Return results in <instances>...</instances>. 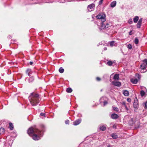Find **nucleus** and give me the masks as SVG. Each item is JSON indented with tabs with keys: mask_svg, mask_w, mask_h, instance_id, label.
<instances>
[{
	"mask_svg": "<svg viewBox=\"0 0 147 147\" xmlns=\"http://www.w3.org/2000/svg\"><path fill=\"white\" fill-rule=\"evenodd\" d=\"M114 43L115 42L114 41H111L110 43V45L111 47L113 46L114 45Z\"/></svg>",
	"mask_w": 147,
	"mask_h": 147,
	"instance_id": "obj_31",
	"label": "nucleus"
},
{
	"mask_svg": "<svg viewBox=\"0 0 147 147\" xmlns=\"http://www.w3.org/2000/svg\"><path fill=\"white\" fill-rule=\"evenodd\" d=\"M107 99V98L106 97L103 96L102 97L100 100V102L101 103L103 102L104 103V106H105L108 103V102L107 101L105 100L104 101H102V99Z\"/></svg>",
	"mask_w": 147,
	"mask_h": 147,
	"instance_id": "obj_8",
	"label": "nucleus"
},
{
	"mask_svg": "<svg viewBox=\"0 0 147 147\" xmlns=\"http://www.w3.org/2000/svg\"><path fill=\"white\" fill-rule=\"evenodd\" d=\"M65 123L66 124H68L69 123V121L68 120H66L65 121Z\"/></svg>",
	"mask_w": 147,
	"mask_h": 147,
	"instance_id": "obj_35",
	"label": "nucleus"
},
{
	"mask_svg": "<svg viewBox=\"0 0 147 147\" xmlns=\"http://www.w3.org/2000/svg\"><path fill=\"white\" fill-rule=\"evenodd\" d=\"M113 84L114 85L117 86H120L121 85V82L119 81L113 82Z\"/></svg>",
	"mask_w": 147,
	"mask_h": 147,
	"instance_id": "obj_12",
	"label": "nucleus"
},
{
	"mask_svg": "<svg viewBox=\"0 0 147 147\" xmlns=\"http://www.w3.org/2000/svg\"><path fill=\"white\" fill-rule=\"evenodd\" d=\"M34 80V78L33 77H31L30 78L28 79V81L29 82H33Z\"/></svg>",
	"mask_w": 147,
	"mask_h": 147,
	"instance_id": "obj_25",
	"label": "nucleus"
},
{
	"mask_svg": "<svg viewBox=\"0 0 147 147\" xmlns=\"http://www.w3.org/2000/svg\"><path fill=\"white\" fill-rule=\"evenodd\" d=\"M106 129V127L104 126H101L100 127V130L102 131H105Z\"/></svg>",
	"mask_w": 147,
	"mask_h": 147,
	"instance_id": "obj_21",
	"label": "nucleus"
},
{
	"mask_svg": "<svg viewBox=\"0 0 147 147\" xmlns=\"http://www.w3.org/2000/svg\"><path fill=\"white\" fill-rule=\"evenodd\" d=\"M100 24V26L99 28L100 30H101L105 28H107L110 26V25L108 23L105 24L104 23V22H101Z\"/></svg>",
	"mask_w": 147,
	"mask_h": 147,
	"instance_id": "obj_5",
	"label": "nucleus"
},
{
	"mask_svg": "<svg viewBox=\"0 0 147 147\" xmlns=\"http://www.w3.org/2000/svg\"><path fill=\"white\" fill-rule=\"evenodd\" d=\"M104 0H100L99 2V5H100L102 4Z\"/></svg>",
	"mask_w": 147,
	"mask_h": 147,
	"instance_id": "obj_36",
	"label": "nucleus"
},
{
	"mask_svg": "<svg viewBox=\"0 0 147 147\" xmlns=\"http://www.w3.org/2000/svg\"><path fill=\"white\" fill-rule=\"evenodd\" d=\"M113 110L114 111H119V109L117 107L113 106Z\"/></svg>",
	"mask_w": 147,
	"mask_h": 147,
	"instance_id": "obj_30",
	"label": "nucleus"
},
{
	"mask_svg": "<svg viewBox=\"0 0 147 147\" xmlns=\"http://www.w3.org/2000/svg\"><path fill=\"white\" fill-rule=\"evenodd\" d=\"M40 115L42 116L45 117V114L44 113H40Z\"/></svg>",
	"mask_w": 147,
	"mask_h": 147,
	"instance_id": "obj_39",
	"label": "nucleus"
},
{
	"mask_svg": "<svg viewBox=\"0 0 147 147\" xmlns=\"http://www.w3.org/2000/svg\"><path fill=\"white\" fill-rule=\"evenodd\" d=\"M143 105L144 106V107L145 109L147 108V100L143 103Z\"/></svg>",
	"mask_w": 147,
	"mask_h": 147,
	"instance_id": "obj_29",
	"label": "nucleus"
},
{
	"mask_svg": "<svg viewBox=\"0 0 147 147\" xmlns=\"http://www.w3.org/2000/svg\"><path fill=\"white\" fill-rule=\"evenodd\" d=\"M139 126H138V127H137V126H136L135 128L136 129H137L138 128H139Z\"/></svg>",
	"mask_w": 147,
	"mask_h": 147,
	"instance_id": "obj_45",
	"label": "nucleus"
},
{
	"mask_svg": "<svg viewBox=\"0 0 147 147\" xmlns=\"http://www.w3.org/2000/svg\"><path fill=\"white\" fill-rule=\"evenodd\" d=\"M113 79L115 80H119V75L118 74H115L114 76Z\"/></svg>",
	"mask_w": 147,
	"mask_h": 147,
	"instance_id": "obj_17",
	"label": "nucleus"
},
{
	"mask_svg": "<svg viewBox=\"0 0 147 147\" xmlns=\"http://www.w3.org/2000/svg\"><path fill=\"white\" fill-rule=\"evenodd\" d=\"M5 130L3 128L1 127L0 129V134H3Z\"/></svg>",
	"mask_w": 147,
	"mask_h": 147,
	"instance_id": "obj_23",
	"label": "nucleus"
},
{
	"mask_svg": "<svg viewBox=\"0 0 147 147\" xmlns=\"http://www.w3.org/2000/svg\"><path fill=\"white\" fill-rule=\"evenodd\" d=\"M147 67V59H145L142 62V63L140 65V68L141 69L140 72L141 73H144L146 72L147 70L146 69Z\"/></svg>",
	"mask_w": 147,
	"mask_h": 147,
	"instance_id": "obj_3",
	"label": "nucleus"
},
{
	"mask_svg": "<svg viewBox=\"0 0 147 147\" xmlns=\"http://www.w3.org/2000/svg\"><path fill=\"white\" fill-rule=\"evenodd\" d=\"M140 94H141V95L142 96H144L145 94V92L143 90H142L140 92Z\"/></svg>",
	"mask_w": 147,
	"mask_h": 147,
	"instance_id": "obj_27",
	"label": "nucleus"
},
{
	"mask_svg": "<svg viewBox=\"0 0 147 147\" xmlns=\"http://www.w3.org/2000/svg\"><path fill=\"white\" fill-rule=\"evenodd\" d=\"M116 5V1H114L111 3L110 4L111 7H115Z\"/></svg>",
	"mask_w": 147,
	"mask_h": 147,
	"instance_id": "obj_14",
	"label": "nucleus"
},
{
	"mask_svg": "<svg viewBox=\"0 0 147 147\" xmlns=\"http://www.w3.org/2000/svg\"><path fill=\"white\" fill-rule=\"evenodd\" d=\"M107 76V75H104V76L103 77H104L105 76L106 77Z\"/></svg>",
	"mask_w": 147,
	"mask_h": 147,
	"instance_id": "obj_47",
	"label": "nucleus"
},
{
	"mask_svg": "<svg viewBox=\"0 0 147 147\" xmlns=\"http://www.w3.org/2000/svg\"><path fill=\"white\" fill-rule=\"evenodd\" d=\"M26 73L28 74L29 76H30L31 74H32V72L31 69H28L26 71Z\"/></svg>",
	"mask_w": 147,
	"mask_h": 147,
	"instance_id": "obj_11",
	"label": "nucleus"
},
{
	"mask_svg": "<svg viewBox=\"0 0 147 147\" xmlns=\"http://www.w3.org/2000/svg\"><path fill=\"white\" fill-rule=\"evenodd\" d=\"M107 48L106 47H104V50L105 51H106L107 50Z\"/></svg>",
	"mask_w": 147,
	"mask_h": 147,
	"instance_id": "obj_44",
	"label": "nucleus"
},
{
	"mask_svg": "<svg viewBox=\"0 0 147 147\" xmlns=\"http://www.w3.org/2000/svg\"><path fill=\"white\" fill-rule=\"evenodd\" d=\"M33 62H32V61H30V65H32L33 64Z\"/></svg>",
	"mask_w": 147,
	"mask_h": 147,
	"instance_id": "obj_43",
	"label": "nucleus"
},
{
	"mask_svg": "<svg viewBox=\"0 0 147 147\" xmlns=\"http://www.w3.org/2000/svg\"><path fill=\"white\" fill-rule=\"evenodd\" d=\"M107 147H115L114 145H110L109 144H108L107 146Z\"/></svg>",
	"mask_w": 147,
	"mask_h": 147,
	"instance_id": "obj_37",
	"label": "nucleus"
},
{
	"mask_svg": "<svg viewBox=\"0 0 147 147\" xmlns=\"http://www.w3.org/2000/svg\"><path fill=\"white\" fill-rule=\"evenodd\" d=\"M142 18H140L138 21L137 24H136V26L137 28H140L142 24Z\"/></svg>",
	"mask_w": 147,
	"mask_h": 147,
	"instance_id": "obj_9",
	"label": "nucleus"
},
{
	"mask_svg": "<svg viewBox=\"0 0 147 147\" xmlns=\"http://www.w3.org/2000/svg\"><path fill=\"white\" fill-rule=\"evenodd\" d=\"M128 23L129 24H131L133 23L132 20V19H130L129 20Z\"/></svg>",
	"mask_w": 147,
	"mask_h": 147,
	"instance_id": "obj_32",
	"label": "nucleus"
},
{
	"mask_svg": "<svg viewBox=\"0 0 147 147\" xmlns=\"http://www.w3.org/2000/svg\"><path fill=\"white\" fill-rule=\"evenodd\" d=\"M127 100L128 102H131V99L130 98H128L127 99Z\"/></svg>",
	"mask_w": 147,
	"mask_h": 147,
	"instance_id": "obj_40",
	"label": "nucleus"
},
{
	"mask_svg": "<svg viewBox=\"0 0 147 147\" xmlns=\"http://www.w3.org/2000/svg\"><path fill=\"white\" fill-rule=\"evenodd\" d=\"M118 115L116 114H113L111 115V118L113 119H116L118 117Z\"/></svg>",
	"mask_w": 147,
	"mask_h": 147,
	"instance_id": "obj_13",
	"label": "nucleus"
},
{
	"mask_svg": "<svg viewBox=\"0 0 147 147\" xmlns=\"http://www.w3.org/2000/svg\"><path fill=\"white\" fill-rule=\"evenodd\" d=\"M139 18L138 16H136L134 17V18H133V21L135 23H136L137 22L138 20H139Z\"/></svg>",
	"mask_w": 147,
	"mask_h": 147,
	"instance_id": "obj_15",
	"label": "nucleus"
},
{
	"mask_svg": "<svg viewBox=\"0 0 147 147\" xmlns=\"http://www.w3.org/2000/svg\"><path fill=\"white\" fill-rule=\"evenodd\" d=\"M39 95L33 92L31 93L29 97V99L30 103L33 106H35L39 103L40 100Z\"/></svg>",
	"mask_w": 147,
	"mask_h": 147,
	"instance_id": "obj_2",
	"label": "nucleus"
},
{
	"mask_svg": "<svg viewBox=\"0 0 147 147\" xmlns=\"http://www.w3.org/2000/svg\"><path fill=\"white\" fill-rule=\"evenodd\" d=\"M127 110H128V109L127 107L126 108H125Z\"/></svg>",
	"mask_w": 147,
	"mask_h": 147,
	"instance_id": "obj_49",
	"label": "nucleus"
},
{
	"mask_svg": "<svg viewBox=\"0 0 147 147\" xmlns=\"http://www.w3.org/2000/svg\"><path fill=\"white\" fill-rule=\"evenodd\" d=\"M96 79L98 81H100L101 80L100 78L98 77H97Z\"/></svg>",
	"mask_w": 147,
	"mask_h": 147,
	"instance_id": "obj_41",
	"label": "nucleus"
},
{
	"mask_svg": "<svg viewBox=\"0 0 147 147\" xmlns=\"http://www.w3.org/2000/svg\"><path fill=\"white\" fill-rule=\"evenodd\" d=\"M127 48L129 49H131L132 48V46L131 45L129 44L127 46Z\"/></svg>",
	"mask_w": 147,
	"mask_h": 147,
	"instance_id": "obj_33",
	"label": "nucleus"
},
{
	"mask_svg": "<svg viewBox=\"0 0 147 147\" xmlns=\"http://www.w3.org/2000/svg\"><path fill=\"white\" fill-rule=\"evenodd\" d=\"M129 35H132V34H133V33H132V31H130L129 32Z\"/></svg>",
	"mask_w": 147,
	"mask_h": 147,
	"instance_id": "obj_42",
	"label": "nucleus"
},
{
	"mask_svg": "<svg viewBox=\"0 0 147 147\" xmlns=\"http://www.w3.org/2000/svg\"><path fill=\"white\" fill-rule=\"evenodd\" d=\"M111 136L114 139H116L117 138L118 136L116 135V134L113 133L112 134Z\"/></svg>",
	"mask_w": 147,
	"mask_h": 147,
	"instance_id": "obj_19",
	"label": "nucleus"
},
{
	"mask_svg": "<svg viewBox=\"0 0 147 147\" xmlns=\"http://www.w3.org/2000/svg\"><path fill=\"white\" fill-rule=\"evenodd\" d=\"M123 94L125 96H128L129 95V92L127 90H123Z\"/></svg>",
	"mask_w": 147,
	"mask_h": 147,
	"instance_id": "obj_16",
	"label": "nucleus"
},
{
	"mask_svg": "<svg viewBox=\"0 0 147 147\" xmlns=\"http://www.w3.org/2000/svg\"><path fill=\"white\" fill-rule=\"evenodd\" d=\"M106 99H102V101H104L105 100H106Z\"/></svg>",
	"mask_w": 147,
	"mask_h": 147,
	"instance_id": "obj_50",
	"label": "nucleus"
},
{
	"mask_svg": "<svg viewBox=\"0 0 147 147\" xmlns=\"http://www.w3.org/2000/svg\"><path fill=\"white\" fill-rule=\"evenodd\" d=\"M106 16L105 14L103 13H101L98 14L96 16V18L97 19H100L101 22H104L106 21Z\"/></svg>",
	"mask_w": 147,
	"mask_h": 147,
	"instance_id": "obj_4",
	"label": "nucleus"
},
{
	"mask_svg": "<svg viewBox=\"0 0 147 147\" xmlns=\"http://www.w3.org/2000/svg\"><path fill=\"white\" fill-rule=\"evenodd\" d=\"M81 119H77L73 122V124L74 125H78L81 123Z\"/></svg>",
	"mask_w": 147,
	"mask_h": 147,
	"instance_id": "obj_10",
	"label": "nucleus"
},
{
	"mask_svg": "<svg viewBox=\"0 0 147 147\" xmlns=\"http://www.w3.org/2000/svg\"><path fill=\"white\" fill-rule=\"evenodd\" d=\"M113 62L111 61H108L107 63V64L109 66H111L113 64Z\"/></svg>",
	"mask_w": 147,
	"mask_h": 147,
	"instance_id": "obj_26",
	"label": "nucleus"
},
{
	"mask_svg": "<svg viewBox=\"0 0 147 147\" xmlns=\"http://www.w3.org/2000/svg\"><path fill=\"white\" fill-rule=\"evenodd\" d=\"M95 7V5L94 4L92 3L88 6V9L89 11H91L94 10V7Z\"/></svg>",
	"mask_w": 147,
	"mask_h": 147,
	"instance_id": "obj_6",
	"label": "nucleus"
},
{
	"mask_svg": "<svg viewBox=\"0 0 147 147\" xmlns=\"http://www.w3.org/2000/svg\"><path fill=\"white\" fill-rule=\"evenodd\" d=\"M59 71L60 73H62L64 71V69L62 67H61L59 69Z\"/></svg>",
	"mask_w": 147,
	"mask_h": 147,
	"instance_id": "obj_24",
	"label": "nucleus"
},
{
	"mask_svg": "<svg viewBox=\"0 0 147 147\" xmlns=\"http://www.w3.org/2000/svg\"><path fill=\"white\" fill-rule=\"evenodd\" d=\"M124 106L125 108L127 107L126 105H124Z\"/></svg>",
	"mask_w": 147,
	"mask_h": 147,
	"instance_id": "obj_48",
	"label": "nucleus"
},
{
	"mask_svg": "<svg viewBox=\"0 0 147 147\" xmlns=\"http://www.w3.org/2000/svg\"><path fill=\"white\" fill-rule=\"evenodd\" d=\"M138 42H139L138 39V38H137L136 37L135 39V40H134L135 43V44H137L138 43Z\"/></svg>",
	"mask_w": 147,
	"mask_h": 147,
	"instance_id": "obj_28",
	"label": "nucleus"
},
{
	"mask_svg": "<svg viewBox=\"0 0 147 147\" xmlns=\"http://www.w3.org/2000/svg\"><path fill=\"white\" fill-rule=\"evenodd\" d=\"M131 82L134 84H136L137 83L138 80L137 79H132L131 80Z\"/></svg>",
	"mask_w": 147,
	"mask_h": 147,
	"instance_id": "obj_18",
	"label": "nucleus"
},
{
	"mask_svg": "<svg viewBox=\"0 0 147 147\" xmlns=\"http://www.w3.org/2000/svg\"><path fill=\"white\" fill-rule=\"evenodd\" d=\"M41 131L36 128V127H31L27 131L28 134L32 137V138L35 140H38L40 139L42 136L43 132L44 131L45 127L42 125L40 126Z\"/></svg>",
	"mask_w": 147,
	"mask_h": 147,
	"instance_id": "obj_1",
	"label": "nucleus"
},
{
	"mask_svg": "<svg viewBox=\"0 0 147 147\" xmlns=\"http://www.w3.org/2000/svg\"><path fill=\"white\" fill-rule=\"evenodd\" d=\"M66 91L68 93H71L72 91V90L70 88H68L66 89Z\"/></svg>",
	"mask_w": 147,
	"mask_h": 147,
	"instance_id": "obj_22",
	"label": "nucleus"
},
{
	"mask_svg": "<svg viewBox=\"0 0 147 147\" xmlns=\"http://www.w3.org/2000/svg\"><path fill=\"white\" fill-rule=\"evenodd\" d=\"M136 77H137L139 79H140L141 78V76L139 74H136Z\"/></svg>",
	"mask_w": 147,
	"mask_h": 147,
	"instance_id": "obj_34",
	"label": "nucleus"
},
{
	"mask_svg": "<svg viewBox=\"0 0 147 147\" xmlns=\"http://www.w3.org/2000/svg\"><path fill=\"white\" fill-rule=\"evenodd\" d=\"M9 125L10 129L11 130H12L13 129V126L12 123H9Z\"/></svg>",
	"mask_w": 147,
	"mask_h": 147,
	"instance_id": "obj_20",
	"label": "nucleus"
},
{
	"mask_svg": "<svg viewBox=\"0 0 147 147\" xmlns=\"http://www.w3.org/2000/svg\"><path fill=\"white\" fill-rule=\"evenodd\" d=\"M134 107L135 108H138V102L137 98L136 97L134 98Z\"/></svg>",
	"mask_w": 147,
	"mask_h": 147,
	"instance_id": "obj_7",
	"label": "nucleus"
},
{
	"mask_svg": "<svg viewBox=\"0 0 147 147\" xmlns=\"http://www.w3.org/2000/svg\"><path fill=\"white\" fill-rule=\"evenodd\" d=\"M121 104L123 105H126L125 102L123 101L121 102Z\"/></svg>",
	"mask_w": 147,
	"mask_h": 147,
	"instance_id": "obj_38",
	"label": "nucleus"
},
{
	"mask_svg": "<svg viewBox=\"0 0 147 147\" xmlns=\"http://www.w3.org/2000/svg\"><path fill=\"white\" fill-rule=\"evenodd\" d=\"M113 128H116V126L115 125H113Z\"/></svg>",
	"mask_w": 147,
	"mask_h": 147,
	"instance_id": "obj_46",
	"label": "nucleus"
}]
</instances>
